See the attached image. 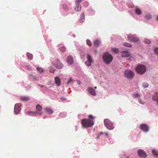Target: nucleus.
I'll return each instance as SVG.
<instances>
[{
	"label": "nucleus",
	"mask_w": 158,
	"mask_h": 158,
	"mask_svg": "<svg viewBox=\"0 0 158 158\" xmlns=\"http://www.w3.org/2000/svg\"><path fill=\"white\" fill-rule=\"evenodd\" d=\"M89 119H83L81 120V124L83 127L85 128L89 127L92 126L94 124V122L93 120L95 118L91 115L89 116Z\"/></svg>",
	"instance_id": "nucleus-1"
},
{
	"label": "nucleus",
	"mask_w": 158,
	"mask_h": 158,
	"mask_svg": "<svg viewBox=\"0 0 158 158\" xmlns=\"http://www.w3.org/2000/svg\"><path fill=\"white\" fill-rule=\"evenodd\" d=\"M103 58L104 62L107 64L110 63L113 59L112 56L107 52L104 53Z\"/></svg>",
	"instance_id": "nucleus-2"
},
{
	"label": "nucleus",
	"mask_w": 158,
	"mask_h": 158,
	"mask_svg": "<svg viewBox=\"0 0 158 158\" xmlns=\"http://www.w3.org/2000/svg\"><path fill=\"white\" fill-rule=\"evenodd\" d=\"M135 69L137 73L141 74H143L146 72V68L144 65H139L136 67Z\"/></svg>",
	"instance_id": "nucleus-3"
},
{
	"label": "nucleus",
	"mask_w": 158,
	"mask_h": 158,
	"mask_svg": "<svg viewBox=\"0 0 158 158\" xmlns=\"http://www.w3.org/2000/svg\"><path fill=\"white\" fill-rule=\"evenodd\" d=\"M104 122L105 126L108 129L111 130L114 129L113 123L110 119L108 118L104 120Z\"/></svg>",
	"instance_id": "nucleus-4"
},
{
	"label": "nucleus",
	"mask_w": 158,
	"mask_h": 158,
	"mask_svg": "<svg viewBox=\"0 0 158 158\" xmlns=\"http://www.w3.org/2000/svg\"><path fill=\"white\" fill-rule=\"evenodd\" d=\"M124 75L128 78H132L133 77L134 73L131 70H126L124 72Z\"/></svg>",
	"instance_id": "nucleus-5"
},
{
	"label": "nucleus",
	"mask_w": 158,
	"mask_h": 158,
	"mask_svg": "<svg viewBox=\"0 0 158 158\" xmlns=\"http://www.w3.org/2000/svg\"><path fill=\"white\" fill-rule=\"evenodd\" d=\"M53 65L57 69H61L63 67L62 64L59 60H56L53 63Z\"/></svg>",
	"instance_id": "nucleus-6"
},
{
	"label": "nucleus",
	"mask_w": 158,
	"mask_h": 158,
	"mask_svg": "<svg viewBox=\"0 0 158 158\" xmlns=\"http://www.w3.org/2000/svg\"><path fill=\"white\" fill-rule=\"evenodd\" d=\"M87 60L85 62V64L87 66H90L93 62V60L91 56L89 55H87Z\"/></svg>",
	"instance_id": "nucleus-7"
},
{
	"label": "nucleus",
	"mask_w": 158,
	"mask_h": 158,
	"mask_svg": "<svg viewBox=\"0 0 158 158\" xmlns=\"http://www.w3.org/2000/svg\"><path fill=\"white\" fill-rule=\"evenodd\" d=\"M128 39L134 42H137L139 40V38L135 35H128Z\"/></svg>",
	"instance_id": "nucleus-8"
},
{
	"label": "nucleus",
	"mask_w": 158,
	"mask_h": 158,
	"mask_svg": "<svg viewBox=\"0 0 158 158\" xmlns=\"http://www.w3.org/2000/svg\"><path fill=\"white\" fill-rule=\"evenodd\" d=\"M21 104H16L15 105L14 107V111L16 114H18L19 113L20 109Z\"/></svg>",
	"instance_id": "nucleus-9"
},
{
	"label": "nucleus",
	"mask_w": 158,
	"mask_h": 158,
	"mask_svg": "<svg viewBox=\"0 0 158 158\" xmlns=\"http://www.w3.org/2000/svg\"><path fill=\"white\" fill-rule=\"evenodd\" d=\"M138 153L140 157L145 158L147 157L146 154L142 150H139L138 152Z\"/></svg>",
	"instance_id": "nucleus-10"
},
{
	"label": "nucleus",
	"mask_w": 158,
	"mask_h": 158,
	"mask_svg": "<svg viewBox=\"0 0 158 158\" xmlns=\"http://www.w3.org/2000/svg\"><path fill=\"white\" fill-rule=\"evenodd\" d=\"M141 129L143 131L147 132L149 130V128L148 126L146 124H141L140 126Z\"/></svg>",
	"instance_id": "nucleus-11"
},
{
	"label": "nucleus",
	"mask_w": 158,
	"mask_h": 158,
	"mask_svg": "<svg viewBox=\"0 0 158 158\" xmlns=\"http://www.w3.org/2000/svg\"><path fill=\"white\" fill-rule=\"evenodd\" d=\"M88 91L89 93L91 95L95 96L96 95V93L95 90L93 88L89 87L88 89Z\"/></svg>",
	"instance_id": "nucleus-12"
},
{
	"label": "nucleus",
	"mask_w": 158,
	"mask_h": 158,
	"mask_svg": "<svg viewBox=\"0 0 158 158\" xmlns=\"http://www.w3.org/2000/svg\"><path fill=\"white\" fill-rule=\"evenodd\" d=\"M55 81L57 86H59L61 85L60 79L58 77H56L55 78Z\"/></svg>",
	"instance_id": "nucleus-13"
},
{
	"label": "nucleus",
	"mask_w": 158,
	"mask_h": 158,
	"mask_svg": "<svg viewBox=\"0 0 158 158\" xmlns=\"http://www.w3.org/2000/svg\"><path fill=\"white\" fill-rule=\"evenodd\" d=\"M67 61L69 64H72L73 63V57L70 56H69L67 59Z\"/></svg>",
	"instance_id": "nucleus-14"
},
{
	"label": "nucleus",
	"mask_w": 158,
	"mask_h": 158,
	"mask_svg": "<svg viewBox=\"0 0 158 158\" xmlns=\"http://www.w3.org/2000/svg\"><path fill=\"white\" fill-rule=\"evenodd\" d=\"M130 55L129 53L127 51H124L122 53L121 56L123 57H127Z\"/></svg>",
	"instance_id": "nucleus-15"
},
{
	"label": "nucleus",
	"mask_w": 158,
	"mask_h": 158,
	"mask_svg": "<svg viewBox=\"0 0 158 158\" xmlns=\"http://www.w3.org/2000/svg\"><path fill=\"white\" fill-rule=\"evenodd\" d=\"M37 114H38L40 115H41L42 114V113L41 112L38 113L37 112L33 111H29L28 112V114L29 115H35Z\"/></svg>",
	"instance_id": "nucleus-16"
},
{
	"label": "nucleus",
	"mask_w": 158,
	"mask_h": 158,
	"mask_svg": "<svg viewBox=\"0 0 158 158\" xmlns=\"http://www.w3.org/2000/svg\"><path fill=\"white\" fill-rule=\"evenodd\" d=\"M20 99L22 101H28L29 100V98L26 96H21L20 97Z\"/></svg>",
	"instance_id": "nucleus-17"
},
{
	"label": "nucleus",
	"mask_w": 158,
	"mask_h": 158,
	"mask_svg": "<svg viewBox=\"0 0 158 158\" xmlns=\"http://www.w3.org/2000/svg\"><path fill=\"white\" fill-rule=\"evenodd\" d=\"M85 20V14L83 13L81 15L80 18V23H82Z\"/></svg>",
	"instance_id": "nucleus-18"
},
{
	"label": "nucleus",
	"mask_w": 158,
	"mask_h": 158,
	"mask_svg": "<svg viewBox=\"0 0 158 158\" xmlns=\"http://www.w3.org/2000/svg\"><path fill=\"white\" fill-rule=\"evenodd\" d=\"M81 9V6L80 4H77L76 7L75 8V10L78 12L80 11Z\"/></svg>",
	"instance_id": "nucleus-19"
},
{
	"label": "nucleus",
	"mask_w": 158,
	"mask_h": 158,
	"mask_svg": "<svg viewBox=\"0 0 158 158\" xmlns=\"http://www.w3.org/2000/svg\"><path fill=\"white\" fill-rule=\"evenodd\" d=\"M59 47L60 50V51H61L62 52H64L65 51L66 49H65V47L63 46L62 45H60Z\"/></svg>",
	"instance_id": "nucleus-20"
},
{
	"label": "nucleus",
	"mask_w": 158,
	"mask_h": 158,
	"mask_svg": "<svg viewBox=\"0 0 158 158\" xmlns=\"http://www.w3.org/2000/svg\"><path fill=\"white\" fill-rule=\"evenodd\" d=\"M94 44L95 46H98L100 44V41L99 40H96L94 42Z\"/></svg>",
	"instance_id": "nucleus-21"
},
{
	"label": "nucleus",
	"mask_w": 158,
	"mask_h": 158,
	"mask_svg": "<svg viewBox=\"0 0 158 158\" xmlns=\"http://www.w3.org/2000/svg\"><path fill=\"white\" fill-rule=\"evenodd\" d=\"M45 110L49 114H51L53 112V111L52 110L48 107L45 108Z\"/></svg>",
	"instance_id": "nucleus-22"
},
{
	"label": "nucleus",
	"mask_w": 158,
	"mask_h": 158,
	"mask_svg": "<svg viewBox=\"0 0 158 158\" xmlns=\"http://www.w3.org/2000/svg\"><path fill=\"white\" fill-rule=\"evenodd\" d=\"M152 154L156 157H158V152L155 150H153L152 151Z\"/></svg>",
	"instance_id": "nucleus-23"
},
{
	"label": "nucleus",
	"mask_w": 158,
	"mask_h": 158,
	"mask_svg": "<svg viewBox=\"0 0 158 158\" xmlns=\"http://www.w3.org/2000/svg\"><path fill=\"white\" fill-rule=\"evenodd\" d=\"M36 109L37 110L39 111H41L42 110V107L39 105H36Z\"/></svg>",
	"instance_id": "nucleus-24"
},
{
	"label": "nucleus",
	"mask_w": 158,
	"mask_h": 158,
	"mask_svg": "<svg viewBox=\"0 0 158 158\" xmlns=\"http://www.w3.org/2000/svg\"><path fill=\"white\" fill-rule=\"evenodd\" d=\"M37 70L39 73H42L44 72L43 69L41 68L37 67Z\"/></svg>",
	"instance_id": "nucleus-25"
},
{
	"label": "nucleus",
	"mask_w": 158,
	"mask_h": 158,
	"mask_svg": "<svg viewBox=\"0 0 158 158\" xmlns=\"http://www.w3.org/2000/svg\"><path fill=\"white\" fill-rule=\"evenodd\" d=\"M27 55L28 58L30 60H32L33 58V55L31 54H30L29 53H27Z\"/></svg>",
	"instance_id": "nucleus-26"
},
{
	"label": "nucleus",
	"mask_w": 158,
	"mask_h": 158,
	"mask_svg": "<svg viewBox=\"0 0 158 158\" xmlns=\"http://www.w3.org/2000/svg\"><path fill=\"white\" fill-rule=\"evenodd\" d=\"M135 12L138 15H140L141 14V11L139 9H136L135 10Z\"/></svg>",
	"instance_id": "nucleus-27"
},
{
	"label": "nucleus",
	"mask_w": 158,
	"mask_h": 158,
	"mask_svg": "<svg viewBox=\"0 0 158 158\" xmlns=\"http://www.w3.org/2000/svg\"><path fill=\"white\" fill-rule=\"evenodd\" d=\"M50 72L51 73H54L55 70L54 68L50 67H49Z\"/></svg>",
	"instance_id": "nucleus-28"
},
{
	"label": "nucleus",
	"mask_w": 158,
	"mask_h": 158,
	"mask_svg": "<svg viewBox=\"0 0 158 158\" xmlns=\"http://www.w3.org/2000/svg\"><path fill=\"white\" fill-rule=\"evenodd\" d=\"M112 51L115 53H117L118 52V49L114 48L112 49Z\"/></svg>",
	"instance_id": "nucleus-29"
},
{
	"label": "nucleus",
	"mask_w": 158,
	"mask_h": 158,
	"mask_svg": "<svg viewBox=\"0 0 158 158\" xmlns=\"http://www.w3.org/2000/svg\"><path fill=\"white\" fill-rule=\"evenodd\" d=\"M144 42L145 43L148 44L151 43L150 41L148 39H145L144 40Z\"/></svg>",
	"instance_id": "nucleus-30"
},
{
	"label": "nucleus",
	"mask_w": 158,
	"mask_h": 158,
	"mask_svg": "<svg viewBox=\"0 0 158 158\" xmlns=\"http://www.w3.org/2000/svg\"><path fill=\"white\" fill-rule=\"evenodd\" d=\"M72 81V78H70L67 81V82L66 83V84L67 85H69L70 84V83H71Z\"/></svg>",
	"instance_id": "nucleus-31"
},
{
	"label": "nucleus",
	"mask_w": 158,
	"mask_h": 158,
	"mask_svg": "<svg viewBox=\"0 0 158 158\" xmlns=\"http://www.w3.org/2000/svg\"><path fill=\"white\" fill-rule=\"evenodd\" d=\"M143 86L145 88H147L148 86V85L147 83H144L143 84Z\"/></svg>",
	"instance_id": "nucleus-32"
},
{
	"label": "nucleus",
	"mask_w": 158,
	"mask_h": 158,
	"mask_svg": "<svg viewBox=\"0 0 158 158\" xmlns=\"http://www.w3.org/2000/svg\"><path fill=\"white\" fill-rule=\"evenodd\" d=\"M124 45L127 47H131L132 46L131 45L127 43H125L124 44Z\"/></svg>",
	"instance_id": "nucleus-33"
},
{
	"label": "nucleus",
	"mask_w": 158,
	"mask_h": 158,
	"mask_svg": "<svg viewBox=\"0 0 158 158\" xmlns=\"http://www.w3.org/2000/svg\"><path fill=\"white\" fill-rule=\"evenodd\" d=\"M86 42H87V44L89 46H91V45L92 43H91V42L90 41V40H87Z\"/></svg>",
	"instance_id": "nucleus-34"
},
{
	"label": "nucleus",
	"mask_w": 158,
	"mask_h": 158,
	"mask_svg": "<svg viewBox=\"0 0 158 158\" xmlns=\"http://www.w3.org/2000/svg\"><path fill=\"white\" fill-rule=\"evenodd\" d=\"M88 5H89L88 2L86 1L84 2L83 3L84 6L85 7H86L88 6Z\"/></svg>",
	"instance_id": "nucleus-35"
},
{
	"label": "nucleus",
	"mask_w": 158,
	"mask_h": 158,
	"mask_svg": "<svg viewBox=\"0 0 158 158\" xmlns=\"http://www.w3.org/2000/svg\"><path fill=\"white\" fill-rule=\"evenodd\" d=\"M29 76L31 77L32 78H33V79H34V80H36V77L33 75L32 74H29Z\"/></svg>",
	"instance_id": "nucleus-36"
},
{
	"label": "nucleus",
	"mask_w": 158,
	"mask_h": 158,
	"mask_svg": "<svg viewBox=\"0 0 158 158\" xmlns=\"http://www.w3.org/2000/svg\"><path fill=\"white\" fill-rule=\"evenodd\" d=\"M82 0H76V3L77 4H80V3L82 1Z\"/></svg>",
	"instance_id": "nucleus-37"
},
{
	"label": "nucleus",
	"mask_w": 158,
	"mask_h": 158,
	"mask_svg": "<svg viewBox=\"0 0 158 158\" xmlns=\"http://www.w3.org/2000/svg\"><path fill=\"white\" fill-rule=\"evenodd\" d=\"M153 98L154 100H155L157 101L158 104V95L156 97H154Z\"/></svg>",
	"instance_id": "nucleus-38"
},
{
	"label": "nucleus",
	"mask_w": 158,
	"mask_h": 158,
	"mask_svg": "<svg viewBox=\"0 0 158 158\" xmlns=\"http://www.w3.org/2000/svg\"><path fill=\"white\" fill-rule=\"evenodd\" d=\"M155 53L158 55V48H155L154 50Z\"/></svg>",
	"instance_id": "nucleus-39"
},
{
	"label": "nucleus",
	"mask_w": 158,
	"mask_h": 158,
	"mask_svg": "<svg viewBox=\"0 0 158 158\" xmlns=\"http://www.w3.org/2000/svg\"><path fill=\"white\" fill-rule=\"evenodd\" d=\"M145 18L146 19H149L151 18V16L150 15H147L145 16Z\"/></svg>",
	"instance_id": "nucleus-40"
},
{
	"label": "nucleus",
	"mask_w": 158,
	"mask_h": 158,
	"mask_svg": "<svg viewBox=\"0 0 158 158\" xmlns=\"http://www.w3.org/2000/svg\"><path fill=\"white\" fill-rule=\"evenodd\" d=\"M103 134V132H101L98 135V136L97 137V138L98 139L99 136L101 135H102Z\"/></svg>",
	"instance_id": "nucleus-41"
},
{
	"label": "nucleus",
	"mask_w": 158,
	"mask_h": 158,
	"mask_svg": "<svg viewBox=\"0 0 158 158\" xmlns=\"http://www.w3.org/2000/svg\"><path fill=\"white\" fill-rule=\"evenodd\" d=\"M139 102L141 104H143V102L141 101V100L140 99H139Z\"/></svg>",
	"instance_id": "nucleus-42"
},
{
	"label": "nucleus",
	"mask_w": 158,
	"mask_h": 158,
	"mask_svg": "<svg viewBox=\"0 0 158 158\" xmlns=\"http://www.w3.org/2000/svg\"><path fill=\"white\" fill-rule=\"evenodd\" d=\"M135 96L137 97H139V95L138 94H136L135 95Z\"/></svg>",
	"instance_id": "nucleus-43"
},
{
	"label": "nucleus",
	"mask_w": 158,
	"mask_h": 158,
	"mask_svg": "<svg viewBox=\"0 0 158 158\" xmlns=\"http://www.w3.org/2000/svg\"><path fill=\"white\" fill-rule=\"evenodd\" d=\"M104 134L106 135V136H107L108 135V133L107 132H105Z\"/></svg>",
	"instance_id": "nucleus-44"
},
{
	"label": "nucleus",
	"mask_w": 158,
	"mask_h": 158,
	"mask_svg": "<svg viewBox=\"0 0 158 158\" xmlns=\"http://www.w3.org/2000/svg\"><path fill=\"white\" fill-rule=\"evenodd\" d=\"M94 52L96 53V54H97V51L96 50H94Z\"/></svg>",
	"instance_id": "nucleus-45"
},
{
	"label": "nucleus",
	"mask_w": 158,
	"mask_h": 158,
	"mask_svg": "<svg viewBox=\"0 0 158 158\" xmlns=\"http://www.w3.org/2000/svg\"><path fill=\"white\" fill-rule=\"evenodd\" d=\"M157 21H158V16L157 17Z\"/></svg>",
	"instance_id": "nucleus-46"
},
{
	"label": "nucleus",
	"mask_w": 158,
	"mask_h": 158,
	"mask_svg": "<svg viewBox=\"0 0 158 158\" xmlns=\"http://www.w3.org/2000/svg\"><path fill=\"white\" fill-rule=\"evenodd\" d=\"M97 88V87H96V86H95V87H94V88H95V89H96V88Z\"/></svg>",
	"instance_id": "nucleus-47"
}]
</instances>
